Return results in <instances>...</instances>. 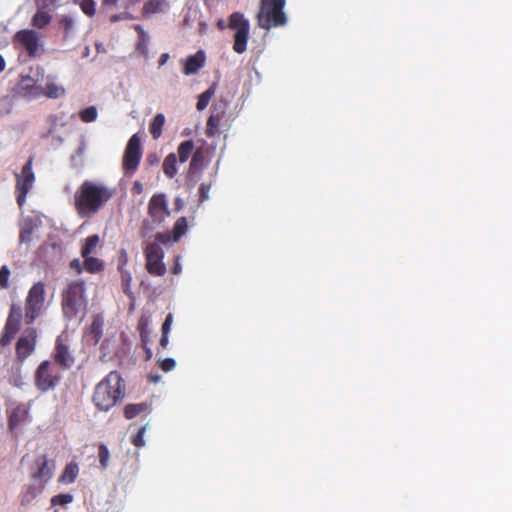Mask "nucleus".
I'll list each match as a JSON object with an SVG mask.
<instances>
[{
  "mask_svg": "<svg viewBox=\"0 0 512 512\" xmlns=\"http://www.w3.org/2000/svg\"><path fill=\"white\" fill-rule=\"evenodd\" d=\"M141 159V141L137 134H134L128 141L124 155L123 168L126 174H132L137 169Z\"/></svg>",
  "mask_w": 512,
  "mask_h": 512,
  "instance_id": "obj_10",
  "label": "nucleus"
},
{
  "mask_svg": "<svg viewBox=\"0 0 512 512\" xmlns=\"http://www.w3.org/2000/svg\"><path fill=\"white\" fill-rule=\"evenodd\" d=\"M209 188L210 186L207 185V184H202L199 188V193H200V199L201 201H204V200H208L209 199V195H208V192H209Z\"/></svg>",
  "mask_w": 512,
  "mask_h": 512,
  "instance_id": "obj_49",
  "label": "nucleus"
},
{
  "mask_svg": "<svg viewBox=\"0 0 512 512\" xmlns=\"http://www.w3.org/2000/svg\"><path fill=\"white\" fill-rule=\"evenodd\" d=\"M44 302V287L41 283L33 285L26 300L25 320L32 323L40 314Z\"/></svg>",
  "mask_w": 512,
  "mask_h": 512,
  "instance_id": "obj_9",
  "label": "nucleus"
},
{
  "mask_svg": "<svg viewBox=\"0 0 512 512\" xmlns=\"http://www.w3.org/2000/svg\"><path fill=\"white\" fill-rule=\"evenodd\" d=\"M73 501L71 494H59L51 499L53 505H65Z\"/></svg>",
  "mask_w": 512,
  "mask_h": 512,
  "instance_id": "obj_36",
  "label": "nucleus"
},
{
  "mask_svg": "<svg viewBox=\"0 0 512 512\" xmlns=\"http://www.w3.org/2000/svg\"><path fill=\"white\" fill-rule=\"evenodd\" d=\"M83 263L85 265V268L91 273L99 271L102 267V264L99 259L90 256H87Z\"/></svg>",
  "mask_w": 512,
  "mask_h": 512,
  "instance_id": "obj_35",
  "label": "nucleus"
},
{
  "mask_svg": "<svg viewBox=\"0 0 512 512\" xmlns=\"http://www.w3.org/2000/svg\"><path fill=\"white\" fill-rule=\"evenodd\" d=\"M10 271L7 266H2L0 269V286L6 288L8 286V280Z\"/></svg>",
  "mask_w": 512,
  "mask_h": 512,
  "instance_id": "obj_40",
  "label": "nucleus"
},
{
  "mask_svg": "<svg viewBox=\"0 0 512 512\" xmlns=\"http://www.w3.org/2000/svg\"><path fill=\"white\" fill-rule=\"evenodd\" d=\"M35 465L37 467V471L33 474L35 484L29 487L28 494L24 496L23 502H28L35 498L42 491L44 484L53 476L55 465L46 458V455L39 457L36 460Z\"/></svg>",
  "mask_w": 512,
  "mask_h": 512,
  "instance_id": "obj_6",
  "label": "nucleus"
},
{
  "mask_svg": "<svg viewBox=\"0 0 512 512\" xmlns=\"http://www.w3.org/2000/svg\"><path fill=\"white\" fill-rule=\"evenodd\" d=\"M218 26H219V28H220V29H223V28H224V26H225L224 21H223V20H219V21H218Z\"/></svg>",
  "mask_w": 512,
  "mask_h": 512,
  "instance_id": "obj_60",
  "label": "nucleus"
},
{
  "mask_svg": "<svg viewBox=\"0 0 512 512\" xmlns=\"http://www.w3.org/2000/svg\"><path fill=\"white\" fill-rule=\"evenodd\" d=\"M187 220L185 217L179 218L173 229V241H178L181 236H183L187 231Z\"/></svg>",
  "mask_w": 512,
  "mask_h": 512,
  "instance_id": "obj_33",
  "label": "nucleus"
},
{
  "mask_svg": "<svg viewBox=\"0 0 512 512\" xmlns=\"http://www.w3.org/2000/svg\"><path fill=\"white\" fill-rule=\"evenodd\" d=\"M45 78V70L39 66H31L24 69L20 74V80L17 84V93L31 101L44 95L42 82Z\"/></svg>",
  "mask_w": 512,
  "mask_h": 512,
  "instance_id": "obj_4",
  "label": "nucleus"
},
{
  "mask_svg": "<svg viewBox=\"0 0 512 512\" xmlns=\"http://www.w3.org/2000/svg\"><path fill=\"white\" fill-rule=\"evenodd\" d=\"M204 166V155L201 150H196L190 162L189 170L187 173V179L189 182L196 183L198 180L197 174L203 169Z\"/></svg>",
  "mask_w": 512,
  "mask_h": 512,
  "instance_id": "obj_18",
  "label": "nucleus"
},
{
  "mask_svg": "<svg viewBox=\"0 0 512 512\" xmlns=\"http://www.w3.org/2000/svg\"><path fill=\"white\" fill-rule=\"evenodd\" d=\"M87 298L85 296L84 283L82 281H71L63 293L62 309L64 316L71 320L85 315Z\"/></svg>",
  "mask_w": 512,
  "mask_h": 512,
  "instance_id": "obj_3",
  "label": "nucleus"
},
{
  "mask_svg": "<svg viewBox=\"0 0 512 512\" xmlns=\"http://www.w3.org/2000/svg\"><path fill=\"white\" fill-rule=\"evenodd\" d=\"M206 55L204 51L199 50L195 54L187 57L183 73L187 76L196 74L205 64Z\"/></svg>",
  "mask_w": 512,
  "mask_h": 512,
  "instance_id": "obj_16",
  "label": "nucleus"
},
{
  "mask_svg": "<svg viewBox=\"0 0 512 512\" xmlns=\"http://www.w3.org/2000/svg\"><path fill=\"white\" fill-rule=\"evenodd\" d=\"M176 367V361L173 358H166L161 362V369L164 372L172 371Z\"/></svg>",
  "mask_w": 512,
  "mask_h": 512,
  "instance_id": "obj_42",
  "label": "nucleus"
},
{
  "mask_svg": "<svg viewBox=\"0 0 512 512\" xmlns=\"http://www.w3.org/2000/svg\"><path fill=\"white\" fill-rule=\"evenodd\" d=\"M95 2L93 0H81L80 7L82 11L88 15L92 16L95 13Z\"/></svg>",
  "mask_w": 512,
  "mask_h": 512,
  "instance_id": "obj_37",
  "label": "nucleus"
},
{
  "mask_svg": "<svg viewBox=\"0 0 512 512\" xmlns=\"http://www.w3.org/2000/svg\"><path fill=\"white\" fill-rule=\"evenodd\" d=\"M169 8L170 5L167 0H148L142 8V15L149 18L154 14L166 13Z\"/></svg>",
  "mask_w": 512,
  "mask_h": 512,
  "instance_id": "obj_17",
  "label": "nucleus"
},
{
  "mask_svg": "<svg viewBox=\"0 0 512 512\" xmlns=\"http://www.w3.org/2000/svg\"><path fill=\"white\" fill-rule=\"evenodd\" d=\"M122 395L121 377L116 371H112L96 386L93 401L99 409L107 411Z\"/></svg>",
  "mask_w": 512,
  "mask_h": 512,
  "instance_id": "obj_2",
  "label": "nucleus"
},
{
  "mask_svg": "<svg viewBox=\"0 0 512 512\" xmlns=\"http://www.w3.org/2000/svg\"><path fill=\"white\" fill-rule=\"evenodd\" d=\"M165 116L161 113L157 114L151 124H150V133L152 134L154 139H158L162 134V127L165 124Z\"/></svg>",
  "mask_w": 512,
  "mask_h": 512,
  "instance_id": "obj_27",
  "label": "nucleus"
},
{
  "mask_svg": "<svg viewBox=\"0 0 512 512\" xmlns=\"http://www.w3.org/2000/svg\"><path fill=\"white\" fill-rule=\"evenodd\" d=\"M37 227L36 222L31 218L24 219L20 232V242L28 243L32 240V234Z\"/></svg>",
  "mask_w": 512,
  "mask_h": 512,
  "instance_id": "obj_22",
  "label": "nucleus"
},
{
  "mask_svg": "<svg viewBox=\"0 0 512 512\" xmlns=\"http://www.w3.org/2000/svg\"><path fill=\"white\" fill-rule=\"evenodd\" d=\"M65 94L64 87L57 85L56 83L52 81H48L46 83V87H44V95L48 98L57 99Z\"/></svg>",
  "mask_w": 512,
  "mask_h": 512,
  "instance_id": "obj_25",
  "label": "nucleus"
},
{
  "mask_svg": "<svg viewBox=\"0 0 512 512\" xmlns=\"http://www.w3.org/2000/svg\"><path fill=\"white\" fill-rule=\"evenodd\" d=\"M176 163H177V157H176V154H174V153H170L164 159L163 172L165 173V175L167 177L173 178L176 175V173H177Z\"/></svg>",
  "mask_w": 512,
  "mask_h": 512,
  "instance_id": "obj_26",
  "label": "nucleus"
},
{
  "mask_svg": "<svg viewBox=\"0 0 512 512\" xmlns=\"http://www.w3.org/2000/svg\"><path fill=\"white\" fill-rule=\"evenodd\" d=\"M220 122L221 116L219 114H212L208 120L206 125V135L209 138H220L221 130H220Z\"/></svg>",
  "mask_w": 512,
  "mask_h": 512,
  "instance_id": "obj_21",
  "label": "nucleus"
},
{
  "mask_svg": "<svg viewBox=\"0 0 512 512\" xmlns=\"http://www.w3.org/2000/svg\"><path fill=\"white\" fill-rule=\"evenodd\" d=\"M217 84L213 83L205 92L201 93L198 97V102L196 104V108L199 111L204 110L208 104L211 98L214 96L216 92Z\"/></svg>",
  "mask_w": 512,
  "mask_h": 512,
  "instance_id": "obj_24",
  "label": "nucleus"
},
{
  "mask_svg": "<svg viewBox=\"0 0 512 512\" xmlns=\"http://www.w3.org/2000/svg\"><path fill=\"white\" fill-rule=\"evenodd\" d=\"M81 266H82V263L79 259H74L71 263H70V267L72 269H75L77 271V273H80L81 272Z\"/></svg>",
  "mask_w": 512,
  "mask_h": 512,
  "instance_id": "obj_51",
  "label": "nucleus"
},
{
  "mask_svg": "<svg viewBox=\"0 0 512 512\" xmlns=\"http://www.w3.org/2000/svg\"><path fill=\"white\" fill-rule=\"evenodd\" d=\"M146 268L150 274L162 276L166 272L164 252L158 243H148L145 248Z\"/></svg>",
  "mask_w": 512,
  "mask_h": 512,
  "instance_id": "obj_8",
  "label": "nucleus"
},
{
  "mask_svg": "<svg viewBox=\"0 0 512 512\" xmlns=\"http://www.w3.org/2000/svg\"><path fill=\"white\" fill-rule=\"evenodd\" d=\"M132 19H134V17L130 13H127V12L113 15L110 18L111 22H117L120 20H132Z\"/></svg>",
  "mask_w": 512,
  "mask_h": 512,
  "instance_id": "obj_46",
  "label": "nucleus"
},
{
  "mask_svg": "<svg viewBox=\"0 0 512 512\" xmlns=\"http://www.w3.org/2000/svg\"><path fill=\"white\" fill-rule=\"evenodd\" d=\"M169 54L168 53H163L160 58H159V61H158V64H159V68L164 66L167 61L169 60Z\"/></svg>",
  "mask_w": 512,
  "mask_h": 512,
  "instance_id": "obj_52",
  "label": "nucleus"
},
{
  "mask_svg": "<svg viewBox=\"0 0 512 512\" xmlns=\"http://www.w3.org/2000/svg\"><path fill=\"white\" fill-rule=\"evenodd\" d=\"M134 29L138 32L140 40H149V34L140 25H135Z\"/></svg>",
  "mask_w": 512,
  "mask_h": 512,
  "instance_id": "obj_50",
  "label": "nucleus"
},
{
  "mask_svg": "<svg viewBox=\"0 0 512 512\" xmlns=\"http://www.w3.org/2000/svg\"><path fill=\"white\" fill-rule=\"evenodd\" d=\"M150 216L158 222H161L166 216L169 215L167 203L164 194L154 195L148 205Z\"/></svg>",
  "mask_w": 512,
  "mask_h": 512,
  "instance_id": "obj_15",
  "label": "nucleus"
},
{
  "mask_svg": "<svg viewBox=\"0 0 512 512\" xmlns=\"http://www.w3.org/2000/svg\"><path fill=\"white\" fill-rule=\"evenodd\" d=\"M6 67V62L2 55H0V72L4 71Z\"/></svg>",
  "mask_w": 512,
  "mask_h": 512,
  "instance_id": "obj_57",
  "label": "nucleus"
},
{
  "mask_svg": "<svg viewBox=\"0 0 512 512\" xmlns=\"http://www.w3.org/2000/svg\"><path fill=\"white\" fill-rule=\"evenodd\" d=\"M50 366L51 363L45 360L38 366L35 373V384L43 392L52 389L56 384V378L52 376Z\"/></svg>",
  "mask_w": 512,
  "mask_h": 512,
  "instance_id": "obj_14",
  "label": "nucleus"
},
{
  "mask_svg": "<svg viewBox=\"0 0 512 512\" xmlns=\"http://www.w3.org/2000/svg\"><path fill=\"white\" fill-rule=\"evenodd\" d=\"M172 271H173L174 274H180L181 273L182 267H181V264L179 263V259L176 260V263H175Z\"/></svg>",
  "mask_w": 512,
  "mask_h": 512,
  "instance_id": "obj_53",
  "label": "nucleus"
},
{
  "mask_svg": "<svg viewBox=\"0 0 512 512\" xmlns=\"http://www.w3.org/2000/svg\"><path fill=\"white\" fill-rule=\"evenodd\" d=\"M228 27L234 31L233 50L242 54L247 49L249 39L250 24L242 13L235 12L229 17Z\"/></svg>",
  "mask_w": 512,
  "mask_h": 512,
  "instance_id": "obj_7",
  "label": "nucleus"
},
{
  "mask_svg": "<svg viewBox=\"0 0 512 512\" xmlns=\"http://www.w3.org/2000/svg\"><path fill=\"white\" fill-rule=\"evenodd\" d=\"M172 323H173V315L171 313H169L166 316V319L162 325V333L163 334H169Z\"/></svg>",
  "mask_w": 512,
  "mask_h": 512,
  "instance_id": "obj_45",
  "label": "nucleus"
},
{
  "mask_svg": "<svg viewBox=\"0 0 512 512\" xmlns=\"http://www.w3.org/2000/svg\"><path fill=\"white\" fill-rule=\"evenodd\" d=\"M170 240H171V236L169 233H158L156 235L155 243H158L160 245V244H165V243L169 242Z\"/></svg>",
  "mask_w": 512,
  "mask_h": 512,
  "instance_id": "obj_48",
  "label": "nucleus"
},
{
  "mask_svg": "<svg viewBox=\"0 0 512 512\" xmlns=\"http://www.w3.org/2000/svg\"><path fill=\"white\" fill-rule=\"evenodd\" d=\"M62 24L64 25L65 30L71 31L74 28L75 20L72 17L65 16L62 18Z\"/></svg>",
  "mask_w": 512,
  "mask_h": 512,
  "instance_id": "obj_47",
  "label": "nucleus"
},
{
  "mask_svg": "<svg viewBox=\"0 0 512 512\" xmlns=\"http://www.w3.org/2000/svg\"><path fill=\"white\" fill-rule=\"evenodd\" d=\"M55 360L64 368H70L74 362V359L70 354L68 347L64 345L60 339L57 340Z\"/></svg>",
  "mask_w": 512,
  "mask_h": 512,
  "instance_id": "obj_19",
  "label": "nucleus"
},
{
  "mask_svg": "<svg viewBox=\"0 0 512 512\" xmlns=\"http://www.w3.org/2000/svg\"><path fill=\"white\" fill-rule=\"evenodd\" d=\"M133 189L137 192V193H140L142 191V184L140 182H135L134 183V187Z\"/></svg>",
  "mask_w": 512,
  "mask_h": 512,
  "instance_id": "obj_56",
  "label": "nucleus"
},
{
  "mask_svg": "<svg viewBox=\"0 0 512 512\" xmlns=\"http://www.w3.org/2000/svg\"><path fill=\"white\" fill-rule=\"evenodd\" d=\"M147 228H146V223H144V226H143V229H142V235L143 237H146L147 236Z\"/></svg>",
  "mask_w": 512,
  "mask_h": 512,
  "instance_id": "obj_59",
  "label": "nucleus"
},
{
  "mask_svg": "<svg viewBox=\"0 0 512 512\" xmlns=\"http://www.w3.org/2000/svg\"><path fill=\"white\" fill-rule=\"evenodd\" d=\"M51 15L44 11L43 9H39L31 19V25L37 29L45 28L51 22Z\"/></svg>",
  "mask_w": 512,
  "mask_h": 512,
  "instance_id": "obj_23",
  "label": "nucleus"
},
{
  "mask_svg": "<svg viewBox=\"0 0 512 512\" xmlns=\"http://www.w3.org/2000/svg\"><path fill=\"white\" fill-rule=\"evenodd\" d=\"M194 149V143L192 140H186L182 142L178 147L179 161L181 163L186 162L192 154Z\"/></svg>",
  "mask_w": 512,
  "mask_h": 512,
  "instance_id": "obj_29",
  "label": "nucleus"
},
{
  "mask_svg": "<svg viewBox=\"0 0 512 512\" xmlns=\"http://www.w3.org/2000/svg\"><path fill=\"white\" fill-rule=\"evenodd\" d=\"M15 332H11L10 330H7L4 328V332L0 338V345L5 346L11 342L13 337L15 336Z\"/></svg>",
  "mask_w": 512,
  "mask_h": 512,
  "instance_id": "obj_41",
  "label": "nucleus"
},
{
  "mask_svg": "<svg viewBox=\"0 0 512 512\" xmlns=\"http://www.w3.org/2000/svg\"><path fill=\"white\" fill-rule=\"evenodd\" d=\"M285 4V0H261L256 16L259 27L270 30L274 27L284 26L287 23L284 13Z\"/></svg>",
  "mask_w": 512,
  "mask_h": 512,
  "instance_id": "obj_5",
  "label": "nucleus"
},
{
  "mask_svg": "<svg viewBox=\"0 0 512 512\" xmlns=\"http://www.w3.org/2000/svg\"><path fill=\"white\" fill-rule=\"evenodd\" d=\"M100 242V238L98 235L94 234L87 237L85 245L82 248L81 254L84 258L95 253L96 248Z\"/></svg>",
  "mask_w": 512,
  "mask_h": 512,
  "instance_id": "obj_28",
  "label": "nucleus"
},
{
  "mask_svg": "<svg viewBox=\"0 0 512 512\" xmlns=\"http://www.w3.org/2000/svg\"><path fill=\"white\" fill-rule=\"evenodd\" d=\"M79 469L77 464L70 463L66 466L63 474L60 477V481L64 483H72L75 481L77 475H78Z\"/></svg>",
  "mask_w": 512,
  "mask_h": 512,
  "instance_id": "obj_30",
  "label": "nucleus"
},
{
  "mask_svg": "<svg viewBox=\"0 0 512 512\" xmlns=\"http://www.w3.org/2000/svg\"><path fill=\"white\" fill-rule=\"evenodd\" d=\"M159 379H160V376H156V377H154V379H153V380H154V381H158Z\"/></svg>",
  "mask_w": 512,
  "mask_h": 512,
  "instance_id": "obj_62",
  "label": "nucleus"
},
{
  "mask_svg": "<svg viewBox=\"0 0 512 512\" xmlns=\"http://www.w3.org/2000/svg\"><path fill=\"white\" fill-rule=\"evenodd\" d=\"M14 106L13 97L5 95L0 98V117H6L11 114Z\"/></svg>",
  "mask_w": 512,
  "mask_h": 512,
  "instance_id": "obj_32",
  "label": "nucleus"
},
{
  "mask_svg": "<svg viewBox=\"0 0 512 512\" xmlns=\"http://www.w3.org/2000/svg\"><path fill=\"white\" fill-rule=\"evenodd\" d=\"M160 344L163 346V347H166L167 344H168V334H163L162 333V338L160 340Z\"/></svg>",
  "mask_w": 512,
  "mask_h": 512,
  "instance_id": "obj_55",
  "label": "nucleus"
},
{
  "mask_svg": "<svg viewBox=\"0 0 512 512\" xmlns=\"http://www.w3.org/2000/svg\"><path fill=\"white\" fill-rule=\"evenodd\" d=\"M98 115L97 109L94 106H90L80 112V118L84 122H93L96 120Z\"/></svg>",
  "mask_w": 512,
  "mask_h": 512,
  "instance_id": "obj_34",
  "label": "nucleus"
},
{
  "mask_svg": "<svg viewBox=\"0 0 512 512\" xmlns=\"http://www.w3.org/2000/svg\"><path fill=\"white\" fill-rule=\"evenodd\" d=\"M36 330L28 328L23 331L22 335L17 341L16 353L19 360L24 361L32 354L36 345Z\"/></svg>",
  "mask_w": 512,
  "mask_h": 512,
  "instance_id": "obj_13",
  "label": "nucleus"
},
{
  "mask_svg": "<svg viewBox=\"0 0 512 512\" xmlns=\"http://www.w3.org/2000/svg\"><path fill=\"white\" fill-rule=\"evenodd\" d=\"M118 0H103V4L107 6L116 5Z\"/></svg>",
  "mask_w": 512,
  "mask_h": 512,
  "instance_id": "obj_58",
  "label": "nucleus"
},
{
  "mask_svg": "<svg viewBox=\"0 0 512 512\" xmlns=\"http://www.w3.org/2000/svg\"><path fill=\"white\" fill-rule=\"evenodd\" d=\"M86 148H87V146H86L85 140L82 138L80 140L78 149L76 150L75 154L72 156V159L77 160L78 158H82L86 152Z\"/></svg>",
  "mask_w": 512,
  "mask_h": 512,
  "instance_id": "obj_44",
  "label": "nucleus"
},
{
  "mask_svg": "<svg viewBox=\"0 0 512 512\" xmlns=\"http://www.w3.org/2000/svg\"><path fill=\"white\" fill-rule=\"evenodd\" d=\"M17 183L16 189L18 191L17 202L22 206L25 202L26 195L32 188L35 181V175L32 171V161L29 160L23 166L21 173L16 174Z\"/></svg>",
  "mask_w": 512,
  "mask_h": 512,
  "instance_id": "obj_11",
  "label": "nucleus"
},
{
  "mask_svg": "<svg viewBox=\"0 0 512 512\" xmlns=\"http://www.w3.org/2000/svg\"><path fill=\"white\" fill-rule=\"evenodd\" d=\"M147 427H148V424H146L143 427H141V429L139 430L138 434L133 438V444L136 447L140 448V447H143L145 445L144 433H145Z\"/></svg>",
  "mask_w": 512,
  "mask_h": 512,
  "instance_id": "obj_38",
  "label": "nucleus"
},
{
  "mask_svg": "<svg viewBox=\"0 0 512 512\" xmlns=\"http://www.w3.org/2000/svg\"><path fill=\"white\" fill-rule=\"evenodd\" d=\"M147 160L151 163V164H156L158 163L159 161V158L156 154H150L148 157H147Z\"/></svg>",
  "mask_w": 512,
  "mask_h": 512,
  "instance_id": "obj_54",
  "label": "nucleus"
},
{
  "mask_svg": "<svg viewBox=\"0 0 512 512\" xmlns=\"http://www.w3.org/2000/svg\"><path fill=\"white\" fill-rule=\"evenodd\" d=\"M113 192V189L103 183L84 181L75 194V207L78 214L82 218L93 216L108 202Z\"/></svg>",
  "mask_w": 512,
  "mask_h": 512,
  "instance_id": "obj_1",
  "label": "nucleus"
},
{
  "mask_svg": "<svg viewBox=\"0 0 512 512\" xmlns=\"http://www.w3.org/2000/svg\"><path fill=\"white\" fill-rule=\"evenodd\" d=\"M15 40L26 50L29 56L35 57L42 46L40 34L33 29H23L18 31Z\"/></svg>",
  "mask_w": 512,
  "mask_h": 512,
  "instance_id": "obj_12",
  "label": "nucleus"
},
{
  "mask_svg": "<svg viewBox=\"0 0 512 512\" xmlns=\"http://www.w3.org/2000/svg\"><path fill=\"white\" fill-rule=\"evenodd\" d=\"M10 425L13 426L14 425V415L11 416L10 418Z\"/></svg>",
  "mask_w": 512,
  "mask_h": 512,
  "instance_id": "obj_61",
  "label": "nucleus"
},
{
  "mask_svg": "<svg viewBox=\"0 0 512 512\" xmlns=\"http://www.w3.org/2000/svg\"><path fill=\"white\" fill-rule=\"evenodd\" d=\"M148 409L149 405L147 403L130 404L125 407L124 413L126 418L131 419Z\"/></svg>",
  "mask_w": 512,
  "mask_h": 512,
  "instance_id": "obj_31",
  "label": "nucleus"
},
{
  "mask_svg": "<svg viewBox=\"0 0 512 512\" xmlns=\"http://www.w3.org/2000/svg\"><path fill=\"white\" fill-rule=\"evenodd\" d=\"M22 318V309L19 305L13 304L10 309V313L5 325L7 330L17 333L20 327V321Z\"/></svg>",
  "mask_w": 512,
  "mask_h": 512,
  "instance_id": "obj_20",
  "label": "nucleus"
},
{
  "mask_svg": "<svg viewBox=\"0 0 512 512\" xmlns=\"http://www.w3.org/2000/svg\"><path fill=\"white\" fill-rule=\"evenodd\" d=\"M148 42L149 40H139L136 47L137 51L140 52L145 58H147L149 54Z\"/></svg>",
  "mask_w": 512,
  "mask_h": 512,
  "instance_id": "obj_43",
  "label": "nucleus"
},
{
  "mask_svg": "<svg viewBox=\"0 0 512 512\" xmlns=\"http://www.w3.org/2000/svg\"><path fill=\"white\" fill-rule=\"evenodd\" d=\"M99 460L102 467L106 468L109 460V451L105 445L99 447Z\"/></svg>",
  "mask_w": 512,
  "mask_h": 512,
  "instance_id": "obj_39",
  "label": "nucleus"
}]
</instances>
